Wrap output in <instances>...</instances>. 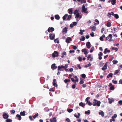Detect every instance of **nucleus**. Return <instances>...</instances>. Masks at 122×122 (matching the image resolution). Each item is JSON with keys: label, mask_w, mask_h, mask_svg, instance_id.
I'll use <instances>...</instances> for the list:
<instances>
[{"label": "nucleus", "mask_w": 122, "mask_h": 122, "mask_svg": "<svg viewBox=\"0 0 122 122\" xmlns=\"http://www.w3.org/2000/svg\"><path fill=\"white\" fill-rule=\"evenodd\" d=\"M94 102H93L92 105L94 106H96L98 107L100 106L101 104V102L100 101H98L96 99H94Z\"/></svg>", "instance_id": "obj_1"}, {"label": "nucleus", "mask_w": 122, "mask_h": 122, "mask_svg": "<svg viewBox=\"0 0 122 122\" xmlns=\"http://www.w3.org/2000/svg\"><path fill=\"white\" fill-rule=\"evenodd\" d=\"M3 113V117L4 119H7L8 118L9 116L8 115V113L4 112Z\"/></svg>", "instance_id": "obj_2"}, {"label": "nucleus", "mask_w": 122, "mask_h": 122, "mask_svg": "<svg viewBox=\"0 0 122 122\" xmlns=\"http://www.w3.org/2000/svg\"><path fill=\"white\" fill-rule=\"evenodd\" d=\"M55 34L53 33L49 34V37L50 40H53L55 38Z\"/></svg>", "instance_id": "obj_3"}, {"label": "nucleus", "mask_w": 122, "mask_h": 122, "mask_svg": "<svg viewBox=\"0 0 122 122\" xmlns=\"http://www.w3.org/2000/svg\"><path fill=\"white\" fill-rule=\"evenodd\" d=\"M58 56V53L57 51H55L52 54V56L53 57L55 58L56 57H57Z\"/></svg>", "instance_id": "obj_4"}, {"label": "nucleus", "mask_w": 122, "mask_h": 122, "mask_svg": "<svg viewBox=\"0 0 122 122\" xmlns=\"http://www.w3.org/2000/svg\"><path fill=\"white\" fill-rule=\"evenodd\" d=\"M107 63L108 62H106L105 63V65H104V66L102 68V70L103 71H105L107 69Z\"/></svg>", "instance_id": "obj_5"}, {"label": "nucleus", "mask_w": 122, "mask_h": 122, "mask_svg": "<svg viewBox=\"0 0 122 122\" xmlns=\"http://www.w3.org/2000/svg\"><path fill=\"white\" fill-rule=\"evenodd\" d=\"M92 57V56L90 54L87 57V60H89V58H90V61H92L93 59V58Z\"/></svg>", "instance_id": "obj_6"}, {"label": "nucleus", "mask_w": 122, "mask_h": 122, "mask_svg": "<svg viewBox=\"0 0 122 122\" xmlns=\"http://www.w3.org/2000/svg\"><path fill=\"white\" fill-rule=\"evenodd\" d=\"M54 30V28L52 27H49L47 31L49 32H52Z\"/></svg>", "instance_id": "obj_7"}, {"label": "nucleus", "mask_w": 122, "mask_h": 122, "mask_svg": "<svg viewBox=\"0 0 122 122\" xmlns=\"http://www.w3.org/2000/svg\"><path fill=\"white\" fill-rule=\"evenodd\" d=\"M72 40L71 39L70 37H68L66 40V42L67 43H70V42Z\"/></svg>", "instance_id": "obj_8"}, {"label": "nucleus", "mask_w": 122, "mask_h": 122, "mask_svg": "<svg viewBox=\"0 0 122 122\" xmlns=\"http://www.w3.org/2000/svg\"><path fill=\"white\" fill-rule=\"evenodd\" d=\"M57 68V67L56 66V64L54 63L52 64L51 66V68L52 70H54L56 69Z\"/></svg>", "instance_id": "obj_9"}, {"label": "nucleus", "mask_w": 122, "mask_h": 122, "mask_svg": "<svg viewBox=\"0 0 122 122\" xmlns=\"http://www.w3.org/2000/svg\"><path fill=\"white\" fill-rule=\"evenodd\" d=\"M53 85L55 87H57V85L56 84L55 82L56 81V79H54L53 80Z\"/></svg>", "instance_id": "obj_10"}, {"label": "nucleus", "mask_w": 122, "mask_h": 122, "mask_svg": "<svg viewBox=\"0 0 122 122\" xmlns=\"http://www.w3.org/2000/svg\"><path fill=\"white\" fill-rule=\"evenodd\" d=\"M67 30L66 27H65L63 28L62 30V32L63 34H64L66 33L67 32Z\"/></svg>", "instance_id": "obj_11"}, {"label": "nucleus", "mask_w": 122, "mask_h": 122, "mask_svg": "<svg viewBox=\"0 0 122 122\" xmlns=\"http://www.w3.org/2000/svg\"><path fill=\"white\" fill-rule=\"evenodd\" d=\"M82 10L84 12L86 11L87 10V9L85 8V6L84 5H82Z\"/></svg>", "instance_id": "obj_12"}, {"label": "nucleus", "mask_w": 122, "mask_h": 122, "mask_svg": "<svg viewBox=\"0 0 122 122\" xmlns=\"http://www.w3.org/2000/svg\"><path fill=\"white\" fill-rule=\"evenodd\" d=\"M65 68V67L64 66H63V65H61V66H59L58 67V71H60V70L61 68Z\"/></svg>", "instance_id": "obj_13"}, {"label": "nucleus", "mask_w": 122, "mask_h": 122, "mask_svg": "<svg viewBox=\"0 0 122 122\" xmlns=\"http://www.w3.org/2000/svg\"><path fill=\"white\" fill-rule=\"evenodd\" d=\"M90 28L92 30V31H95L96 30V26H93L92 27L90 26Z\"/></svg>", "instance_id": "obj_14"}, {"label": "nucleus", "mask_w": 122, "mask_h": 122, "mask_svg": "<svg viewBox=\"0 0 122 122\" xmlns=\"http://www.w3.org/2000/svg\"><path fill=\"white\" fill-rule=\"evenodd\" d=\"M115 15L113 12H112L111 13H109L107 15L110 18L111 16V15L114 16Z\"/></svg>", "instance_id": "obj_15"}, {"label": "nucleus", "mask_w": 122, "mask_h": 122, "mask_svg": "<svg viewBox=\"0 0 122 122\" xmlns=\"http://www.w3.org/2000/svg\"><path fill=\"white\" fill-rule=\"evenodd\" d=\"M90 43V42L88 41L87 42V43L86 44V46L87 48H89L91 47Z\"/></svg>", "instance_id": "obj_16"}, {"label": "nucleus", "mask_w": 122, "mask_h": 122, "mask_svg": "<svg viewBox=\"0 0 122 122\" xmlns=\"http://www.w3.org/2000/svg\"><path fill=\"white\" fill-rule=\"evenodd\" d=\"M108 37H109L111 38L108 40L109 41H112V34H110L108 36Z\"/></svg>", "instance_id": "obj_17"}, {"label": "nucleus", "mask_w": 122, "mask_h": 122, "mask_svg": "<svg viewBox=\"0 0 122 122\" xmlns=\"http://www.w3.org/2000/svg\"><path fill=\"white\" fill-rule=\"evenodd\" d=\"M68 13L70 14H71L73 13L72 9L71 8L69 9L68 10Z\"/></svg>", "instance_id": "obj_18"}, {"label": "nucleus", "mask_w": 122, "mask_h": 122, "mask_svg": "<svg viewBox=\"0 0 122 122\" xmlns=\"http://www.w3.org/2000/svg\"><path fill=\"white\" fill-rule=\"evenodd\" d=\"M80 106H81L83 107H84V106L85 105V104L84 103H83L82 102H81L79 103V104Z\"/></svg>", "instance_id": "obj_19"}, {"label": "nucleus", "mask_w": 122, "mask_h": 122, "mask_svg": "<svg viewBox=\"0 0 122 122\" xmlns=\"http://www.w3.org/2000/svg\"><path fill=\"white\" fill-rule=\"evenodd\" d=\"M99 114L100 115H101L102 117H103L104 116V113L102 111L99 112Z\"/></svg>", "instance_id": "obj_20"}, {"label": "nucleus", "mask_w": 122, "mask_h": 122, "mask_svg": "<svg viewBox=\"0 0 122 122\" xmlns=\"http://www.w3.org/2000/svg\"><path fill=\"white\" fill-rule=\"evenodd\" d=\"M76 16L75 17H76L77 18L79 17L80 18H81L82 17V16L80 15L79 13L77 14L76 15Z\"/></svg>", "instance_id": "obj_21"}, {"label": "nucleus", "mask_w": 122, "mask_h": 122, "mask_svg": "<svg viewBox=\"0 0 122 122\" xmlns=\"http://www.w3.org/2000/svg\"><path fill=\"white\" fill-rule=\"evenodd\" d=\"M55 18L57 20H59L60 18L59 16L58 15H56L55 16Z\"/></svg>", "instance_id": "obj_22"}, {"label": "nucleus", "mask_w": 122, "mask_h": 122, "mask_svg": "<svg viewBox=\"0 0 122 122\" xmlns=\"http://www.w3.org/2000/svg\"><path fill=\"white\" fill-rule=\"evenodd\" d=\"M25 111L20 112V114L21 116H25Z\"/></svg>", "instance_id": "obj_23"}, {"label": "nucleus", "mask_w": 122, "mask_h": 122, "mask_svg": "<svg viewBox=\"0 0 122 122\" xmlns=\"http://www.w3.org/2000/svg\"><path fill=\"white\" fill-rule=\"evenodd\" d=\"M116 2V0H112L111 4L113 5H114L115 4Z\"/></svg>", "instance_id": "obj_24"}, {"label": "nucleus", "mask_w": 122, "mask_h": 122, "mask_svg": "<svg viewBox=\"0 0 122 122\" xmlns=\"http://www.w3.org/2000/svg\"><path fill=\"white\" fill-rule=\"evenodd\" d=\"M20 115L19 114H17L16 115V117H18V120H20L22 118L21 117Z\"/></svg>", "instance_id": "obj_25"}, {"label": "nucleus", "mask_w": 122, "mask_h": 122, "mask_svg": "<svg viewBox=\"0 0 122 122\" xmlns=\"http://www.w3.org/2000/svg\"><path fill=\"white\" fill-rule=\"evenodd\" d=\"M68 16V15L67 14H65L64 16L62 18L63 20H65L66 19V17Z\"/></svg>", "instance_id": "obj_26"}, {"label": "nucleus", "mask_w": 122, "mask_h": 122, "mask_svg": "<svg viewBox=\"0 0 122 122\" xmlns=\"http://www.w3.org/2000/svg\"><path fill=\"white\" fill-rule=\"evenodd\" d=\"M113 74L112 73H110L108 74L107 76V78H109L110 77H112Z\"/></svg>", "instance_id": "obj_27"}, {"label": "nucleus", "mask_w": 122, "mask_h": 122, "mask_svg": "<svg viewBox=\"0 0 122 122\" xmlns=\"http://www.w3.org/2000/svg\"><path fill=\"white\" fill-rule=\"evenodd\" d=\"M64 81L65 83H66L70 82V80L69 79H66L64 80Z\"/></svg>", "instance_id": "obj_28"}, {"label": "nucleus", "mask_w": 122, "mask_h": 122, "mask_svg": "<svg viewBox=\"0 0 122 122\" xmlns=\"http://www.w3.org/2000/svg\"><path fill=\"white\" fill-rule=\"evenodd\" d=\"M54 41L55 43H59V40H58V38L55 39L54 40Z\"/></svg>", "instance_id": "obj_29"}, {"label": "nucleus", "mask_w": 122, "mask_h": 122, "mask_svg": "<svg viewBox=\"0 0 122 122\" xmlns=\"http://www.w3.org/2000/svg\"><path fill=\"white\" fill-rule=\"evenodd\" d=\"M111 23L110 22H108L107 24V26L108 27H109L111 26Z\"/></svg>", "instance_id": "obj_30"}, {"label": "nucleus", "mask_w": 122, "mask_h": 122, "mask_svg": "<svg viewBox=\"0 0 122 122\" xmlns=\"http://www.w3.org/2000/svg\"><path fill=\"white\" fill-rule=\"evenodd\" d=\"M6 122H12V120L8 118L6 120Z\"/></svg>", "instance_id": "obj_31"}, {"label": "nucleus", "mask_w": 122, "mask_h": 122, "mask_svg": "<svg viewBox=\"0 0 122 122\" xmlns=\"http://www.w3.org/2000/svg\"><path fill=\"white\" fill-rule=\"evenodd\" d=\"M68 18L66 19V20H70L71 19V15H69L68 16Z\"/></svg>", "instance_id": "obj_32"}, {"label": "nucleus", "mask_w": 122, "mask_h": 122, "mask_svg": "<svg viewBox=\"0 0 122 122\" xmlns=\"http://www.w3.org/2000/svg\"><path fill=\"white\" fill-rule=\"evenodd\" d=\"M108 100L109 101V103H111L112 102V101H114V100L113 99H111L109 98L108 99Z\"/></svg>", "instance_id": "obj_33"}, {"label": "nucleus", "mask_w": 122, "mask_h": 122, "mask_svg": "<svg viewBox=\"0 0 122 122\" xmlns=\"http://www.w3.org/2000/svg\"><path fill=\"white\" fill-rule=\"evenodd\" d=\"M90 111L88 110L87 111H86L85 112V113L86 114L89 115L90 113Z\"/></svg>", "instance_id": "obj_34"}, {"label": "nucleus", "mask_w": 122, "mask_h": 122, "mask_svg": "<svg viewBox=\"0 0 122 122\" xmlns=\"http://www.w3.org/2000/svg\"><path fill=\"white\" fill-rule=\"evenodd\" d=\"M120 71V70H116L114 73V75H116L117 73Z\"/></svg>", "instance_id": "obj_35"}, {"label": "nucleus", "mask_w": 122, "mask_h": 122, "mask_svg": "<svg viewBox=\"0 0 122 122\" xmlns=\"http://www.w3.org/2000/svg\"><path fill=\"white\" fill-rule=\"evenodd\" d=\"M73 109H68L67 111L69 113H70L73 111Z\"/></svg>", "instance_id": "obj_36"}, {"label": "nucleus", "mask_w": 122, "mask_h": 122, "mask_svg": "<svg viewBox=\"0 0 122 122\" xmlns=\"http://www.w3.org/2000/svg\"><path fill=\"white\" fill-rule=\"evenodd\" d=\"M38 116V113H37L35 115L33 116V118L34 119H35Z\"/></svg>", "instance_id": "obj_37"}, {"label": "nucleus", "mask_w": 122, "mask_h": 122, "mask_svg": "<svg viewBox=\"0 0 122 122\" xmlns=\"http://www.w3.org/2000/svg\"><path fill=\"white\" fill-rule=\"evenodd\" d=\"M91 65V64L90 63H89L88 64L86 65L85 67H88L90 66Z\"/></svg>", "instance_id": "obj_38"}, {"label": "nucleus", "mask_w": 122, "mask_h": 122, "mask_svg": "<svg viewBox=\"0 0 122 122\" xmlns=\"http://www.w3.org/2000/svg\"><path fill=\"white\" fill-rule=\"evenodd\" d=\"M78 10H76L73 12L74 14V15L76 14H77L78 13Z\"/></svg>", "instance_id": "obj_39"}, {"label": "nucleus", "mask_w": 122, "mask_h": 122, "mask_svg": "<svg viewBox=\"0 0 122 122\" xmlns=\"http://www.w3.org/2000/svg\"><path fill=\"white\" fill-rule=\"evenodd\" d=\"M86 102L87 103H88V104L89 106H91L92 104L89 101H87Z\"/></svg>", "instance_id": "obj_40"}, {"label": "nucleus", "mask_w": 122, "mask_h": 122, "mask_svg": "<svg viewBox=\"0 0 122 122\" xmlns=\"http://www.w3.org/2000/svg\"><path fill=\"white\" fill-rule=\"evenodd\" d=\"M103 64L104 63H103V62L102 61L100 62L99 63V66L101 67L103 66Z\"/></svg>", "instance_id": "obj_41"}, {"label": "nucleus", "mask_w": 122, "mask_h": 122, "mask_svg": "<svg viewBox=\"0 0 122 122\" xmlns=\"http://www.w3.org/2000/svg\"><path fill=\"white\" fill-rule=\"evenodd\" d=\"M77 59L79 61H82V58L80 56H79L77 57Z\"/></svg>", "instance_id": "obj_42"}, {"label": "nucleus", "mask_w": 122, "mask_h": 122, "mask_svg": "<svg viewBox=\"0 0 122 122\" xmlns=\"http://www.w3.org/2000/svg\"><path fill=\"white\" fill-rule=\"evenodd\" d=\"M85 39V38L84 36H82L81 37V39H80V40L81 41H84Z\"/></svg>", "instance_id": "obj_43"}, {"label": "nucleus", "mask_w": 122, "mask_h": 122, "mask_svg": "<svg viewBox=\"0 0 122 122\" xmlns=\"http://www.w3.org/2000/svg\"><path fill=\"white\" fill-rule=\"evenodd\" d=\"M53 122H56L57 121L56 120V118L55 117H54L53 118Z\"/></svg>", "instance_id": "obj_44"}, {"label": "nucleus", "mask_w": 122, "mask_h": 122, "mask_svg": "<svg viewBox=\"0 0 122 122\" xmlns=\"http://www.w3.org/2000/svg\"><path fill=\"white\" fill-rule=\"evenodd\" d=\"M114 89V88L113 86H112L110 87V90H113Z\"/></svg>", "instance_id": "obj_45"}, {"label": "nucleus", "mask_w": 122, "mask_h": 122, "mask_svg": "<svg viewBox=\"0 0 122 122\" xmlns=\"http://www.w3.org/2000/svg\"><path fill=\"white\" fill-rule=\"evenodd\" d=\"M81 76L82 78H85L86 77V75L85 74H83L81 75Z\"/></svg>", "instance_id": "obj_46"}, {"label": "nucleus", "mask_w": 122, "mask_h": 122, "mask_svg": "<svg viewBox=\"0 0 122 122\" xmlns=\"http://www.w3.org/2000/svg\"><path fill=\"white\" fill-rule=\"evenodd\" d=\"M114 16L117 19H118L119 17L118 15L117 14H115Z\"/></svg>", "instance_id": "obj_47"}, {"label": "nucleus", "mask_w": 122, "mask_h": 122, "mask_svg": "<svg viewBox=\"0 0 122 122\" xmlns=\"http://www.w3.org/2000/svg\"><path fill=\"white\" fill-rule=\"evenodd\" d=\"M112 62L114 64H116L118 62V61H117L113 60L112 61Z\"/></svg>", "instance_id": "obj_48"}, {"label": "nucleus", "mask_w": 122, "mask_h": 122, "mask_svg": "<svg viewBox=\"0 0 122 122\" xmlns=\"http://www.w3.org/2000/svg\"><path fill=\"white\" fill-rule=\"evenodd\" d=\"M29 118L30 121H32L34 120V119L32 118V117L31 116H29Z\"/></svg>", "instance_id": "obj_49"}, {"label": "nucleus", "mask_w": 122, "mask_h": 122, "mask_svg": "<svg viewBox=\"0 0 122 122\" xmlns=\"http://www.w3.org/2000/svg\"><path fill=\"white\" fill-rule=\"evenodd\" d=\"M112 82L115 84H116L117 83V81H115L114 80H112Z\"/></svg>", "instance_id": "obj_50"}, {"label": "nucleus", "mask_w": 122, "mask_h": 122, "mask_svg": "<svg viewBox=\"0 0 122 122\" xmlns=\"http://www.w3.org/2000/svg\"><path fill=\"white\" fill-rule=\"evenodd\" d=\"M117 117V115L116 114H115L114 115V116H112V119H114L116 117Z\"/></svg>", "instance_id": "obj_51"}, {"label": "nucleus", "mask_w": 122, "mask_h": 122, "mask_svg": "<svg viewBox=\"0 0 122 122\" xmlns=\"http://www.w3.org/2000/svg\"><path fill=\"white\" fill-rule=\"evenodd\" d=\"M73 75V74L72 73L70 74L69 75V76L68 77V78L69 79L71 78V77Z\"/></svg>", "instance_id": "obj_52"}, {"label": "nucleus", "mask_w": 122, "mask_h": 122, "mask_svg": "<svg viewBox=\"0 0 122 122\" xmlns=\"http://www.w3.org/2000/svg\"><path fill=\"white\" fill-rule=\"evenodd\" d=\"M79 34H80L81 35H82L83 34V33L82 31V30H80V32L79 33Z\"/></svg>", "instance_id": "obj_53"}, {"label": "nucleus", "mask_w": 122, "mask_h": 122, "mask_svg": "<svg viewBox=\"0 0 122 122\" xmlns=\"http://www.w3.org/2000/svg\"><path fill=\"white\" fill-rule=\"evenodd\" d=\"M73 48L74 50H76L77 49V48L76 46H73Z\"/></svg>", "instance_id": "obj_54"}, {"label": "nucleus", "mask_w": 122, "mask_h": 122, "mask_svg": "<svg viewBox=\"0 0 122 122\" xmlns=\"http://www.w3.org/2000/svg\"><path fill=\"white\" fill-rule=\"evenodd\" d=\"M105 29L104 28H102V29H101V32L103 33V32L104 30Z\"/></svg>", "instance_id": "obj_55"}, {"label": "nucleus", "mask_w": 122, "mask_h": 122, "mask_svg": "<svg viewBox=\"0 0 122 122\" xmlns=\"http://www.w3.org/2000/svg\"><path fill=\"white\" fill-rule=\"evenodd\" d=\"M86 51H87V49H83L81 51L82 52H84Z\"/></svg>", "instance_id": "obj_56"}, {"label": "nucleus", "mask_w": 122, "mask_h": 122, "mask_svg": "<svg viewBox=\"0 0 122 122\" xmlns=\"http://www.w3.org/2000/svg\"><path fill=\"white\" fill-rule=\"evenodd\" d=\"M112 49L113 50H116V51H117L118 50V49L117 48H116L114 47H113L112 48Z\"/></svg>", "instance_id": "obj_57"}, {"label": "nucleus", "mask_w": 122, "mask_h": 122, "mask_svg": "<svg viewBox=\"0 0 122 122\" xmlns=\"http://www.w3.org/2000/svg\"><path fill=\"white\" fill-rule=\"evenodd\" d=\"M91 36L92 37H93L94 36V33L93 32H92L90 34Z\"/></svg>", "instance_id": "obj_58"}, {"label": "nucleus", "mask_w": 122, "mask_h": 122, "mask_svg": "<svg viewBox=\"0 0 122 122\" xmlns=\"http://www.w3.org/2000/svg\"><path fill=\"white\" fill-rule=\"evenodd\" d=\"M107 49L106 48L105 49L103 53L104 54H106L107 53Z\"/></svg>", "instance_id": "obj_59"}, {"label": "nucleus", "mask_w": 122, "mask_h": 122, "mask_svg": "<svg viewBox=\"0 0 122 122\" xmlns=\"http://www.w3.org/2000/svg\"><path fill=\"white\" fill-rule=\"evenodd\" d=\"M118 103L119 104H120V105H122V100H120L118 102Z\"/></svg>", "instance_id": "obj_60"}, {"label": "nucleus", "mask_w": 122, "mask_h": 122, "mask_svg": "<svg viewBox=\"0 0 122 122\" xmlns=\"http://www.w3.org/2000/svg\"><path fill=\"white\" fill-rule=\"evenodd\" d=\"M84 82V81L83 80H81L80 81L79 83L80 84H83Z\"/></svg>", "instance_id": "obj_61"}, {"label": "nucleus", "mask_w": 122, "mask_h": 122, "mask_svg": "<svg viewBox=\"0 0 122 122\" xmlns=\"http://www.w3.org/2000/svg\"><path fill=\"white\" fill-rule=\"evenodd\" d=\"M76 84H75L72 85V87L73 89H75L76 88Z\"/></svg>", "instance_id": "obj_62"}, {"label": "nucleus", "mask_w": 122, "mask_h": 122, "mask_svg": "<svg viewBox=\"0 0 122 122\" xmlns=\"http://www.w3.org/2000/svg\"><path fill=\"white\" fill-rule=\"evenodd\" d=\"M100 39L101 41H103V39L102 37L101 36L100 38Z\"/></svg>", "instance_id": "obj_63"}, {"label": "nucleus", "mask_w": 122, "mask_h": 122, "mask_svg": "<svg viewBox=\"0 0 122 122\" xmlns=\"http://www.w3.org/2000/svg\"><path fill=\"white\" fill-rule=\"evenodd\" d=\"M77 24V23L76 22H73V24L74 26L76 25Z\"/></svg>", "instance_id": "obj_64"}]
</instances>
